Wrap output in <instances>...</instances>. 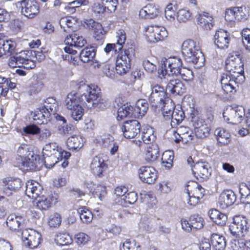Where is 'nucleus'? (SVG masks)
<instances>
[{"instance_id": "f257e3e1", "label": "nucleus", "mask_w": 250, "mask_h": 250, "mask_svg": "<svg viewBox=\"0 0 250 250\" xmlns=\"http://www.w3.org/2000/svg\"><path fill=\"white\" fill-rule=\"evenodd\" d=\"M226 73L221 76L222 88L226 94L235 93L239 84L245 81L244 64L240 55H230L226 61Z\"/></svg>"}, {"instance_id": "f03ea898", "label": "nucleus", "mask_w": 250, "mask_h": 250, "mask_svg": "<svg viewBox=\"0 0 250 250\" xmlns=\"http://www.w3.org/2000/svg\"><path fill=\"white\" fill-rule=\"evenodd\" d=\"M63 42L68 45L63 48L66 53L65 56L63 55V65L66 69V74L69 76L73 74L72 69L78 64L77 58L73 56L77 51L73 47H82L86 43V41L83 37L77 34H72L67 36Z\"/></svg>"}, {"instance_id": "7ed1b4c3", "label": "nucleus", "mask_w": 250, "mask_h": 250, "mask_svg": "<svg viewBox=\"0 0 250 250\" xmlns=\"http://www.w3.org/2000/svg\"><path fill=\"white\" fill-rule=\"evenodd\" d=\"M72 89L77 90L81 100V104L84 105L87 103L93 106L99 103H103L104 99L100 94V89L97 85H88L84 82L79 83L72 81L70 83Z\"/></svg>"}, {"instance_id": "20e7f679", "label": "nucleus", "mask_w": 250, "mask_h": 250, "mask_svg": "<svg viewBox=\"0 0 250 250\" xmlns=\"http://www.w3.org/2000/svg\"><path fill=\"white\" fill-rule=\"evenodd\" d=\"M59 109L58 104L56 100L53 97L47 98L44 101L43 106L37 108L34 112L33 120L36 124H46L51 119V116L53 115L58 121H62V116L57 113Z\"/></svg>"}, {"instance_id": "39448f33", "label": "nucleus", "mask_w": 250, "mask_h": 250, "mask_svg": "<svg viewBox=\"0 0 250 250\" xmlns=\"http://www.w3.org/2000/svg\"><path fill=\"white\" fill-rule=\"evenodd\" d=\"M182 53L185 60L189 63L197 64L203 62V55L198 43L192 40L185 41L182 45Z\"/></svg>"}, {"instance_id": "423d86ee", "label": "nucleus", "mask_w": 250, "mask_h": 250, "mask_svg": "<svg viewBox=\"0 0 250 250\" xmlns=\"http://www.w3.org/2000/svg\"><path fill=\"white\" fill-rule=\"evenodd\" d=\"M30 50H23L16 53L9 60L10 67H23L26 69H32L36 66L34 60L30 56Z\"/></svg>"}, {"instance_id": "0eeeda50", "label": "nucleus", "mask_w": 250, "mask_h": 250, "mask_svg": "<svg viewBox=\"0 0 250 250\" xmlns=\"http://www.w3.org/2000/svg\"><path fill=\"white\" fill-rule=\"evenodd\" d=\"M250 228V223L248 218L244 216L236 215L233 217L229 229L234 236L243 237L248 233Z\"/></svg>"}, {"instance_id": "6e6552de", "label": "nucleus", "mask_w": 250, "mask_h": 250, "mask_svg": "<svg viewBox=\"0 0 250 250\" xmlns=\"http://www.w3.org/2000/svg\"><path fill=\"white\" fill-rule=\"evenodd\" d=\"M150 88L151 92H147L148 99L152 105L158 106L167 101V88L165 89L163 86L157 84H151Z\"/></svg>"}, {"instance_id": "1a4fd4ad", "label": "nucleus", "mask_w": 250, "mask_h": 250, "mask_svg": "<svg viewBox=\"0 0 250 250\" xmlns=\"http://www.w3.org/2000/svg\"><path fill=\"white\" fill-rule=\"evenodd\" d=\"M243 107L231 106L227 107L224 111L223 116L225 121L232 124H238L241 122L245 116Z\"/></svg>"}, {"instance_id": "9d476101", "label": "nucleus", "mask_w": 250, "mask_h": 250, "mask_svg": "<svg viewBox=\"0 0 250 250\" xmlns=\"http://www.w3.org/2000/svg\"><path fill=\"white\" fill-rule=\"evenodd\" d=\"M21 235L25 245L31 249L37 248L42 240L41 234L32 229H23Z\"/></svg>"}, {"instance_id": "9b49d317", "label": "nucleus", "mask_w": 250, "mask_h": 250, "mask_svg": "<svg viewBox=\"0 0 250 250\" xmlns=\"http://www.w3.org/2000/svg\"><path fill=\"white\" fill-rule=\"evenodd\" d=\"M168 35L166 28L163 26L151 25L146 29L145 35L149 42H157L165 39Z\"/></svg>"}, {"instance_id": "f8f14e48", "label": "nucleus", "mask_w": 250, "mask_h": 250, "mask_svg": "<svg viewBox=\"0 0 250 250\" xmlns=\"http://www.w3.org/2000/svg\"><path fill=\"white\" fill-rule=\"evenodd\" d=\"M192 122L197 138H204L209 135L211 130V125L209 122L197 117L192 118Z\"/></svg>"}, {"instance_id": "ddd939ff", "label": "nucleus", "mask_w": 250, "mask_h": 250, "mask_svg": "<svg viewBox=\"0 0 250 250\" xmlns=\"http://www.w3.org/2000/svg\"><path fill=\"white\" fill-rule=\"evenodd\" d=\"M141 125L136 120L127 121L121 125L124 136L127 139L135 137L140 132Z\"/></svg>"}, {"instance_id": "4468645a", "label": "nucleus", "mask_w": 250, "mask_h": 250, "mask_svg": "<svg viewBox=\"0 0 250 250\" xmlns=\"http://www.w3.org/2000/svg\"><path fill=\"white\" fill-rule=\"evenodd\" d=\"M20 5L21 14L28 18H34L39 12V4L35 0H22Z\"/></svg>"}, {"instance_id": "2eb2a0df", "label": "nucleus", "mask_w": 250, "mask_h": 250, "mask_svg": "<svg viewBox=\"0 0 250 250\" xmlns=\"http://www.w3.org/2000/svg\"><path fill=\"white\" fill-rule=\"evenodd\" d=\"M40 161L39 155L34 152H29L27 156L21 160V165L18 167L24 171L33 170L38 168Z\"/></svg>"}, {"instance_id": "dca6fc26", "label": "nucleus", "mask_w": 250, "mask_h": 250, "mask_svg": "<svg viewBox=\"0 0 250 250\" xmlns=\"http://www.w3.org/2000/svg\"><path fill=\"white\" fill-rule=\"evenodd\" d=\"M40 161L39 155L34 152H29L27 156L21 160V165L18 167L24 171L33 170L38 168Z\"/></svg>"}, {"instance_id": "f3484780", "label": "nucleus", "mask_w": 250, "mask_h": 250, "mask_svg": "<svg viewBox=\"0 0 250 250\" xmlns=\"http://www.w3.org/2000/svg\"><path fill=\"white\" fill-rule=\"evenodd\" d=\"M139 179L144 183L148 184L154 183L157 178L155 168L148 166L141 167L138 170Z\"/></svg>"}, {"instance_id": "a211bd4d", "label": "nucleus", "mask_w": 250, "mask_h": 250, "mask_svg": "<svg viewBox=\"0 0 250 250\" xmlns=\"http://www.w3.org/2000/svg\"><path fill=\"white\" fill-rule=\"evenodd\" d=\"M208 164L205 162H196L192 168L193 174L197 179H207L210 175Z\"/></svg>"}, {"instance_id": "6ab92c4d", "label": "nucleus", "mask_w": 250, "mask_h": 250, "mask_svg": "<svg viewBox=\"0 0 250 250\" xmlns=\"http://www.w3.org/2000/svg\"><path fill=\"white\" fill-rule=\"evenodd\" d=\"M116 43H108L104 48V51L106 54H109L111 51L115 52H119L123 48L126 40V35L125 31L119 29L116 32Z\"/></svg>"}, {"instance_id": "aec40b11", "label": "nucleus", "mask_w": 250, "mask_h": 250, "mask_svg": "<svg viewBox=\"0 0 250 250\" xmlns=\"http://www.w3.org/2000/svg\"><path fill=\"white\" fill-rule=\"evenodd\" d=\"M2 183L4 192L7 196H10L12 191H16L21 187L22 182L20 178L15 177H7L3 179Z\"/></svg>"}, {"instance_id": "412c9836", "label": "nucleus", "mask_w": 250, "mask_h": 250, "mask_svg": "<svg viewBox=\"0 0 250 250\" xmlns=\"http://www.w3.org/2000/svg\"><path fill=\"white\" fill-rule=\"evenodd\" d=\"M90 167L94 175L102 177L107 168V165L103 158L98 155L92 158Z\"/></svg>"}, {"instance_id": "4be33fe9", "label": "nucleus", "mask_w": 250, "mask_h": 250, "mask_svg": "<svg viewBox=\"0 0 250 250\" xmlns=\"http://www.w3.org/2000/svg\"><path fill=\"white\" fill-rule=\"evenodd\" d=\"M25 219L21 216L12 214L9 215L6 220V225L9 229L14 231L21 232L24 229Z\"/></svg>"}, {"instance_id": "5701e85b", "label": "nucleus", "mask_w": 250, "mask_h": 250, "mask_svg": "<svg viewBox=\"0 0 250 250\" xmlns=\"http://www.w3.org/2000/svg\"><path fill=\"white\" fill-rule=\"evenodd\" d=\"M236 195L232 190L224 191L219 197L218 205L220 208L226 209L231 206L236 201Z\"/></svg>"}, {"instance_id": "b1692460", "label": "nucleus", "mask_w": 250, "mask_h": 250, "mask_svg": "<svg viewBox=\"0 0 250 250\" xmlns=\"http://www.w3.org/2000/svg\"><path fill=\"white\" fill-rule=\"evenodd\" d=\"M58 193L54 192V195L52 196V198L50 197H47L44 195L39 196V197L35 198L34 204L36 207L41 210H46L51 207L52 201L57 202L59 198Z\"/></svg>"}, {"instance_id": "393cba45", "label": "nucleus", "mask_w": 250, "mask_h": 250, "mask_svg": "<svg viewBox=\"0 0 250 250\" xmlns=\"http://www.w3.org/2000/svg\"><path fill=\"white\" fill-rule=\"evenodd\" d=\"M244 9L246 11V8L242 6L234 7L228 9L225 13L226 19L229 21L236 20L239 21L247 19V16Z\"/></svg>"}, {"instance_id": "a878e982", "label": "nucleus", "mask_w": 250, "mask_h": 250, "mask_svg": "<svg viewBox=\"0 0 250 250\" xmlns=\"http://www.w3.org/2000/svg\"><path fill=\"white\" fill-rule=\"evenodd\" d=\"M43 188L37 182L28 181L26 184L25 194L29 198L35 199L42 194Z\"/></svg>"}, {"instance_id": "bb28decb", "label": "nucleus", "mask_w": 250, "mask_h": 250, "mask_svg": "<svg viewBox=\"0 0 250 250\" xmlns=\"http://www.w3.org/2000/svg\"><path fill=\"white\" fill-rule=\"evenodd\" d=\"M164 64L165 67L169 69L171 75L178 76L183 64L179 57H172L166 59L164 61Z\"/></svg>"}, {"instance_id": "cd10ccee", "label": "nucleus", "mask_w": 250, "mask_h": 250, "mask_svg": "<svg viewBox=\"0 0 250 250\" xmlns=\"http://www.w3.org/2000/svg\"><path fill=\"white\" fill-rule=\"evenodd\" d=\"M121 100H122V99L120 97H116L115 100V102L117 103L118 106H119L117 110V120H122L127 117H134L133 106L128 104L127 103L120 106L119 104V103L120 102Z\"/></svg>"}, {"instance_id": "c85d7f7f", "label": "nucleus", "mask_w": 250, "mask_h": 250, "mask_svg": "<svg viewBox=\"0 0 250 250\" xmlns=\"http://www.w3.org/2000/svg\"><path fill=\"white\" fill-rule=\"evenodd\" d=\"M215 44L221 49L228 47L230 39L228 32L223 29L217 31L214 35Z\"/></svg>"}, {"instance_id": "c756f323", "label": "nucleus", "mask_w": 250, "mask_h": 250, "mask_svg": "<svg viewBox=\"0 0 250 250\" xmlns=\"http://www.w3.org/2000/svg\"><path fill=\"white\" fill-rule=\"evenodd\" d=\"M198 24L206 30H210L214 24L212 17L208 13L203 12L197 18Z\"/></svg>"}, {"instance_id": "7c9ffc66", "label": "nucleus", "mask_w": 250, "mask_h": 250, "mask_svg": "<svg viewBox=\"0 0 250 250\" xmlns=\"http://www.w3.org/2000/svg\"><path fill=\"white\" fill-rule=\"evenodd\" d=\"M167 90L173 94L180 95L185 90L184 84L179 79L170 80L166 87Z\"/></svg>"}, {"instance_id": "2f4dec72", "label": "nucleus", "mask_w": 250, "mask_h": 250, "mask_svg": "<svg viewBox=\"0 0 250 250\" xmlns=\"http://www.w3.org/2000/svg\"><path fill=\"white\" fill-rule=\"evenodd\" d=\"M148 104L144 100H139L134 107H133L134 117L139 118L143 116L148 109Z\"/></svg>"}, {"instance_id": "473e14b6", "label": "nucleus", "mask_w": 250, "mask_h": 250, "mask_svg": "<svg viewBox=\"0 0 250 250\" xmlns=\"http://www.w3.org/2000/svg\"><path fill=\"white\" fill-rule=\"evenodd\" d=\"M77 94H78L74 90L68 94L64 101L65 106L67 109H71L72 107L79 105L80 103L81 104L80 97Z\"/></svg>"}, {"instance_id": "72a5a7b5", "label": "nucleus", "mask_w": 250, "mask_h": 250, "mask_svg": "<svg viewBox=\"0 0 250 250\" xmlns=\"http://www.w3.org/2000/svg\"><path fill=\"white\" fill-rule=\"evenodd\" d=\"M16 47V43L11 40H0V57L8 53L11 54Z\"/></svg>"}, {"instance_id": "f704fd0d", "label": "nucleus", "mask_w": 250, "mask_h": 250, "mask_svg": "<svg viewBox=\"0 0 250 250\" xmlns=\"http://www.w3.org/2000/svg\"><path fill=\"white\" fill-rule=\"evenodd\" d=\"M208 215L210 219L216 224L223 226L226 224L227 216L216 209H212L209 210Z\"/></svg>"}, {"instance_id": "c9c22d12", "label": "nucleus", "mask_w": 250, "mask_h": 250, "mask_svg": "<svg viewBox=\"0 0 250 250\" xmlns=\"http://www.w3.org/2000/svg\"><path fill=\"white\" fill-rule=\"evenodd\" d=\"M140 228L143 229L148 233H152L156 230L155 220L146 216L142 217L140 224Z\"/></svg>"}, {"instance_id": "e433bc0d", "label": "nucleus", "mask_w": 250, "mask_h": 250, "mask_svg": "<svg viewBox=\"0 0 250 250\" xmlns=\"http://www.w3.org/2000/svg\"><path fill=\"white\" fill-rule=\"evenodd\" d=\"M84 140L82 137L73 135L67 138L66 145L69 149L75 150L81 148L83 145Z\"/></svg>"}, {"instance_id": "4c0bfd02", "label": "nucleus", "mask_w": 250, "mask_h": 250, "mask_svg": "<svg viewBox=\"0 0 250 250\" xmlns=\"http://www.w3.org/2000/svg\"><path fill=\"white\" fill-rule=\"evenodd\" d=\"M42 153V156H48L54 153L59 156H61V154H62V148L59 147L55 143H50L46 144L43 147Z\"/></svg>"}, {"instance_id": "58836bf2", "label": "nucleus", "mask_w": 250, "mask_h": 250, "mask_svg": "<svg viewBox=\"0 0 250 250\" xmlns=\"http://www.w3.org/2000/svg\"><path fill=\"white\" fill-rule=\"evenodd\" d=\"M211 243L216 250H224L226 246L225 237L218 234L213 233L211 235Z\"/></svg>"}, {"instance_id": "ea45409f", "label": "nucleus", "mask_w": 250, "mask_h": 250, "mask_svg": "<svg viewBox=\"0 0 250 250\" xmlns=\"http://www.w3.org/2000/svg\"><path fill=\"white\" fill-rule=\"evenodd\" d=\"M42 157L43 160H41L40 164H44L47 168H52L60 160L62 161V154H61V156H59L54 153L50 155V156Z\"/></svg>"}, {"instance_id": "a19ab883", "label": "nucleus", "mask_w": 250, "mask_h": 250, "mask_svg": "<svg viewBox=\"0 0 250 250\" xmlns=\"http://www.w3.org/2000/svg\"><path fill=\"white\" fill-rule=\"evenodd\" d=\"M159 156V148L157 144H152L147 147L146 152V159L147 161H154Z\"/></svg>"}, {"instance_id": "79ce46f5", "label": "nucleus", "mask_w": 250, "mask_h": 250, "mask_svg": "<svg viewBox=\"0 0 250 250\" xmlns=\"http://www.w3.org/2000/svg\"><path fill=\"white\" fill-rule=\"evenodd\" d=\"M214 135L218 143L222 145L228 144L230 141V135L225 129L218 128L214 131Z\"/></svg>"}, {"instance_id": "37998d69", "label": "nucleus", "mask_w": 250, "mask_h": 250, "mask_svg": "<svg viewBox=\"0 0 250 250\" xmlns=\"http://www.w3.org/2000/svg\"><path fill=\"white\" fill-rule=\"evenodd\" d=\"M137 200V195L134 192H130L125 194L122 199H116L115 203L122 206H126V204H133Z\"/></svg>"}, {"instance_id": "c03bdc74", "label": "nucleus", "mask_w": 250, "mask_h": 250, "mask_svg": "<svg viewBox=\"0 0 250 250\" xmlns=\"http://www.w3.org/2000/svg\"><path fill=\"white\" fill-rule=\"evenodd\" d=\"M163 109V115L166 120L171 119L174 112V104L170 99H167L166 102H164Z\"/></svg>"}, {"instance_id": "a18cd8bd", "label": "nucleus", "mask_w": 250, "mask_h": 250, "mask_svg": "<svg viewBox=\"0 0 250 250\" xmlns=\"http://www.w3.org/2000/svg\"><path fill=\"white\" fill-rule=\"evenodd\" d=\"M80 214L81 220L83 223L88 224L90 223L93 218V214L91 211L85 207H82L77 209Z\"/></svg>"}, {"instance_id": "49530a36", "label": "nucleus", "mask_w": 250, "mask_h": 250, "mask_svg": "<svg viewBox=\"0 0 250 250\" xmlns=\"http://www.w3.org/2000/svg\"><path fill=\"white\" fill-rule=\"evenodd\" d=\"M87 3L86 0H77L68 3L64 7V10L66 11L63 13H67V14H73L76 11V8L79 7L82 5H85Z\"/></svg>"}, {"instance_id": "de8ad7c7", "label": "nucleus", "mask_w": 250, "mask_h": 250, "mask_svg": "<svg viewBox=\"0 0 250 250\" xmlns=\"http://www.w3.org/2000/svg\"><path fill=\"white\" fill-rule=\"evenodd\" d=\"M185 118V113L183 110L180 108V109H174L173 116L171 120V125L172 127H176L179 125Z\"/></svg>"}, {"instance_id": "09e8293b", "label": "nucleus", "mask_w": 250, "mask_h": 250, "mask_svg": "<svg viewBox=\"0 0 250 250\" xmlns=\"http://www.w3.org/2000/svg\"><path fill=\"white\" fill-rule=\"evenodd\" d=\"M95 55V52L93 48L86 47L81 51L80 58L83 62L85 63L92 61Z\"/></svg>"}, {"instance_id": "8fccbe9b", "label": "nucleus", "mask_w": 250, "mask_h": 250, "mask_svg": "<svg viewBox=\"0 0 250 250\" xmlns=\"http://www.w3.org/2000/svg\"><path fill=\"white\" fill-rule=\"evenodd\" d=\"M174 159L173 152L170 150L165 151L162 157V162L163 166L167 169L170 168L172 167L173 160Z\"/></svg>"}, {"instance_id": "3c124183", "label": "nucleus", "mask_w": 250, "mask_h": 250, "mask_svg": "<svg viewBox=\"0 0 250 250\" xmlns=\"http://www.w3.org/2000/svg\"><path fill=\"white\" fill-rule=\"evenodd\" d=\"M120 250H140V246L135 240L127 239L120 245Z\"/></svg>"}, {"instance_id": "603ef678", "label": "nucleus", "mask_w": 250, "mask_h": 250, "mask_svg": "<svg viewBox=\"0 0 250 250\" xmlns=\"http://www.w3.org/2000/svg\"><path fill=\"white\" fill-rule=\"evenodd\" d=\"M44 84L41 79H33L29 87V92L31 94H37L40 92L43 87Z\"/></svg>"}, {"instance_id": "864d4df0", "label": "nucleus", "mask_w": 250, "mask_h": 250, "mask_svg": "<svg viewBox=\"0 0 250 250\" xmlns=\"http://www.w3.org/2000/svg\"><path fill=\"white\" fill-rule=\"evenodd\" d=\"M192 12L189 9L183 8L180 9L177 14V20L181 22H185L190 20Z\"/></svg>"}, {"instance_id": "5fc2aeb1", "label": "nucleus", "mask_w": 250, "mask_h": 250, "mask_svg": "<svg viewBox=\"0 0 250 250\" xmlns=\"http://www.w3.org/2000/svg\"><path fill=\"white\" fill-rule=\"evenodd\" d=\"M239 193L241 195L240 200L245 204L250 203V188L246 186H242L239 188Z\"/></svg>"}, {"instance_id": "6e6d98bb", "label": "nucleus", "mask_w": 250, "mask_h": 250, "mask_svg": "<svg viewBox=\"0 0 250 250\" xmlns=\"http://www.w3.org/2000/svg\"><path fill=\"white\" fill-rule=\"evenodd\" d=\"M142 139L146 144H150L155 139V136L153 134V130L152 128L144 129L142 132Z\"/></svg>"}, {"instance_id": "4d7b16f0", "label": "nucleus", "mask_w": 250, "mask_h": 250, "mask_svg": "<svg viewBox=\"0 0 250 250\" xmlns=\"http://www.w3.org/2000/svg\"><path fill=\"white\" fill-rule=\"evenodd\" d=\"M189 222L191 223V229L193 228L200 229L204 226L203 219L198 215L191 216L189 218Z\"/></svg>"}, {"instance_id": "13d9d810", "label": "nucleus", "mask_w": 250, "mask_h": 250, "mask_svg": "<svg viewBox=\"0 0 250 250\" xmlns=\"http://www.w3.org/2000/svg\"><path fill=\"white\" fill-rule=\"evenodd\" d=\"M70 111V114L72 118L76 121L81 120L83 113V109L80 105L71 109H68Z\"/></svg>"}, {"instance_id": "bf43d9fd", "label": "nucleus", "mask_w": 250, "mask_h": 250, "mask_svg": "<svg viewBox=\"0 0 250 250\" xmlns=\"http://www.w3.org/2000/svg\"><path fill=\"white\" fill-rule=\"evenodd\" d=\"M165 16L166 18L169 21H173L174 20L175 16V9L172 3H168L166 7Z\"/></svg>"}, {"instance_id": "052dcab7", "label": "nucleus", "mask_w": 250, "mask_h": 250, "mask_svg": "<svg viewBox=\"0 0 250 250\" xmlns=\"http://www.w3.org/2000/svg\"><path fill=\"white\" fill-rule=\"evenodd\" d=\"M178 75H180L182 79L185 81H190L193 78L192 71L187 68L183 67L179 71Z\"/></svg>"}, {"instance_id": "680f3d73", "label": "nucleus", "mask_w": 250, "mask_h": 250, "mask_svg": "<svg viewBox=\"0 0 250 250\" xmlns=\"http://www.w3.org/2000/svg\"><path fill=\"white\" fill-rule=\"evenodd\" d=\"M132 56V54H130L129 50H125L124 52H122L118 54L116 61L120 60L122 61H121L122 63H130Z\"/></svg>"}, {"instance_id": "e2e57ef3", "label": "nucleus", "mask_w": 250, "mask_h": 250, "mask_svg": "<svg viewBox=\"0 0 250 250\" xmlns=\"http://www.w3.org/2000/svg\"><path fill=\"white\" fill-rule=\"evenodd\" d=\"M242 42L247 50L250 51V29H244L241 32Z\"/></svg>"}, {"instance_id": "0e129e2a", "label": "nucleus", "mask_w": 250, "mask_h": 250, "mask_svg": "<svg viewBox=\"0 0 250 250\" xmlns=\"http://www.w3.org/2000/svg\"><path fill=\"white\" fill-rule=\"evenodd\" d=\"M121 61H116V71L119 75L125 74L130 68V63H122Z\"/></svg>"}, {"instance_id": "69168bd1", "label": "nucleus", "mask_w": 250, "mask_h": 250, "mask_svg": "<svg viewBox=\"0 0 250 250\" xmlns=\"http://www.w3.org/2000/svg\"><path fill=\"white\" fill-rule=\"evenodd\" d=\"M61 215L57 213H55L50 215L48 220V224L51 227H57L61 224Z\"/></svg>"}, {"instance_id": "338daca9", "label": "nucleus", "mask_w": 250, "mask_h": 250, "mask_svg": "<svg viewBox=\"0 0 250 250\" xmlns=\"http://www.w3.org/2000/svg\"><path fill=\"white\" fill-rule=\"evenodd\" d=\"M92 11L96 14H98L99 16L105 17L106 16V9L104 6L99 3H95L92 6Z\"/></svg>"}, {"instance_id": "774afa93", "label": "nucleus", "mask_w": 250, "mask_h": 250, "mask_svg": "<svg viewBox=\"0 0 250 250\" xmlns=\"http://www.w3.org/2000/svg\"><path fill=\"white\" fill-rule=\"evenodd\" d=\"M231 247L233 250H243L246 248V241L243 239H234L231 241Z\"/></svg>"}]
</instances>
